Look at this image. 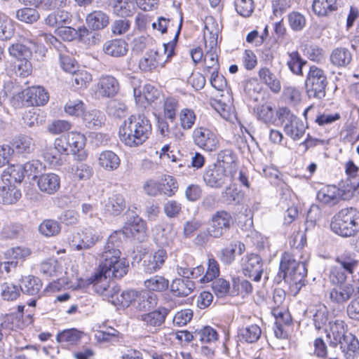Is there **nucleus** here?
Listing matches in <instances>:
<instances>
[{
    "instance_id": "60",
    "label": "nucleus",
    "mask_w": 359,
    "mask_h": 359,
    "mask_svg": "<svg viewBox=\"0 0 359 359\" xmlns=\"http://www.w3.org/2000/svg\"><path fill=\"white\" fill-rule=\"evenodd\" d=\"M212 289L218 297H224L229 294L230 283L224 278H217L212 280Z\"/></svg>"
},
{
    "instance_id": "4",
    "label": "nucleus",
    "mask_w": 359,
    "mask_h": 359,
    "mask_svg": "<svg viewBox=\"0 0 359 359\" xmlns=\"http://www.w3.org/2000/svg\"><path fill=\"white\" fill-rule=\"evenodd\" d=\"M327 84V77L325 71L317 66H311L304 82L309 98L318 100L323 99L326 95Z\"/></svg>"
},
{
    "instance_id": "19",
    "label": "nucleus",
    "mask_w": 359,
    "mask_h": 359,
    "mask_svg": "<svg viewBox=\"0 0 359 359\" xmlns=\"http://www.w3.org/2000/svg\"><path fill=\"white\" fill-rule=\"evenodd\" d=\"M119 83L112 76H102L97 84V92L103 97H110L118 93Z\"/></svg>"
},
{
    "instance_id": "22",
    "label": "nucleus",
    "mask_w": 359,
    "mask_h": 359,
    "mask_svg": "<svg viewBox=\"0 0 359 359\" xmlns=\"http://www.w3.org/2000/svg\"><path fill=\"white\" fill-rule=\"evenodd\" d=\"M0 187V203L11 205L16 203L21 197L20 190L12 182H4Z\"/></svg>"
},
{
    "instance_id": "38",
    "label": "nucleus",
    "mask_w": 359,
    "mask_h": 359,
    "mask_svg": "<svg viewBox=\"0 0 359 359\" xmlns=\"http://www.w3.org/2000/svg\"><path fill=\"white\" fill-rule=\"evenodd\" d=\"M71 14L64 10H57L48 15L45 18V24L49 27H55L69 24L71 22Z\"/></svg>"
},
{
    "instance_id": "64",
    "label": "nucleus",
    "mask_w": 359,
    "mask_h": 359,
    "mask_svg": "<svg viewBox=\"0 0 359 359\" xmlns=\"http://www.w3.org/2000/svg\"><path fill=\"white\" fill-rule=\"evenodd\" d=\"M288 22L291 29L296 32L301 31L306 25L304 15L299 12L290 13L288 15Z\"/></svg>"
},
{
    "instance_id": "61",
    "label": "nucleus",
    "mask_w": 359,
    "mask_h": 359,
    "mask_svg": "<svg viewBox=\"0 0 359 359\" xmlns=\"http://www.w3.org/2000/svg\"><path fill=\"white\" fill-rule=\"evenodd\" d=\"M25 176L38 179V175L44 168L42 163L38 160H32L22 165Z\"/></svg>"
},
{
    "instance_id": "43",
    "label": "nucleus",
    "mask_w": 359,
    "mask_h": 359,
    "mask_svg": "<svg viewBox=\"0 0 359 359\" xmlns=\"http://www.w3.org/2000/svg\"><path fill=\"white\" fill-rule=\"evenodd\" d=\"M13 146V149H15L19 154H29L34 151L35 144L31 137L23 135L15 139Z\"/></svg>"
},
{
    "instance_id": "29",
    "label": "nucleus",
    "mask_w": 359,
    "mask_h": 359,
    "mask_svg": "<svg viewBox=\"0 0 359 359\" xmlns=\"http://www.w3.org/2000/svg\"><path fill=\"white\" fill-rule=\"evenodd\" d=\"M262 332V329L258 325H248L238 330V337L241 342L252 344L259 339Z\"/></svg>"
},
{
    "instance_id": "33",
    "label": "nucleus",
    "mask_w": 359,
    "mask_h": 359,
    "mask_svg": "<svg viewBox=\"0 0 359 359\" xmlns=\"http://www.w3.org/2000/svg\"><path fill=\"white\" fill-rule=\"evenodd\" d=\"M285 134L296 141L299 140L304 134L306 126L304 122L297 116L293 118L290 123H285L284 126Z\"/></svg>"
},
{
    "instance_id": "53",
    "label": "nucleus",
    "mask_w": 359,
    "mask_h": 359,
    "mask_svg": "<svg viewBox=\"0 0 359 359\" xmlns=\"http://www.w3.org/2000/svg\"><path fill=\"white\" fill-rule=\"evenodd\" d=\"M16 17L22 22L32 24L39 19V14L34 8H23L17 11Z\"/></svg>"
},
{
    "instance_id": "50",
    "label": "nucleus",
    "mask_w": 359,
    "mask_h": 359,
    "mask_svg": "<svg viewBox=\"0 0 359 359\" xmlns=\"http://www.w3.org/2000/svg\"><path fill=\"white\" fill-rule=\"evenodd\" d=\"M109 23V16L101 11L91 13V29L100 30L106 27Z\"/></svg>"
},
{
    "instance_id": "24",
    "label": "nucleus",
    "mask_w": 359,
    "mask_h": 359,
    "mask_svg": "<svg viewBox=\"0 0 359 359\" xmlns=\"http://www.w3.org/2000/svg\"><path fill=\"white\" fill-rule=\"evenodd\" d=\"M245 250V246L243 243L235 241L220 250L219 258L224 264H230L235 260L236 253L242 255Z\"/></svg>"
},
{
    "instance_id": "39",
    "label": "nucleus",
    "mask_w": 359,
    "mask_h": 359,
    "mask_svg": "<svg viewBox=\"0 0 359 359\" xmlns=\"http://www.w3.org/2000/svg\"><path fill=\"white\" fill-rule=\"evenodd\" d=\"M105 53L114 57H120L126 54L128 44L122 39H114L106 42L103 48Z\"/></svg>"
},
{
    "instance_id": "26",
    "label": "nucleus",
    "mask_w": 359,
    "mask_h": 359,
    "mask_svg": "<svg viewBox=\"0 0 359 359\" xmlns=\"http://www.w3.org/2000/svg\"><path fill=\"white\" fill-rule=\"evenodd\" d=\"M98 165L106 171L111 172L118 169L121 159L117 154L110 150L101 152L97 158Z\"/></svg>"
},
{
    "instance_id": "9",
    "label": "nucleus",
    "mask_w": 359,
    "mask_h": 359,
    "mask_svg": "<svg viewBox=\"0 0 359 359\" xmlns=\"http://www.w3.org/2000/svg\"><path fill=\"white\" fill-rule=\"evenodd\" d=\"M203 178L206 185L212 188H221L228 181L231 180V177L226 174L224 168L215 163L209 165L205 168Z\"/></svg>"
},
{
    "instance_id": "6",
    "label": "nucleus",
    "mask_w": 359,
    "mask_h": 359,
    "mask_svg": "<svg viewBox=\"0 0 359 359\" xmlns=\"http://www.w3.org/2000/svg\"><path fill=\"white\" fill-rule=\"evenodd\" d=\"M307 274L306 264L297 261L294 255L285 252L280 263V276L285 280H291L297 284L300 283Z\"/></svg>"
},
{
    "instance_id": "41",
    "label": "nucleus",
    "mask_w": 359,
    "mask_h": 359,
    "mask_svg": "<svg viewBox=\"0 0 359 359\" xmlns=\"http://www.w3.org/2000/svg\"><path fill=\"white\" fill-rule=\"evenodd\" d=\"M25 177L24 168L21 164L13 165L8 167L4 170L2 174L3 182H12V181H13L20 183L23 180Z\"/></svg>"
},
{
    "instance_id": "51",
    "label": "nucleus",
    "mask_w": 359,
    "mask_h": 359,
    "mask_svg": "<svg viewBox=\"0 0 359 359\" xmlns=\"http://www.w3.org/2000/svg\"><path fill=\"white\" fill-rule=\"evenodd\" d=\"M158 128L161 134L164 137H174L175 139H181L183 136V133L177 128V126L172 129L169 128L168 123L163 118H158Z\"/></svg>"
},
{
    "instance_id": "30",
    "label": "nucleus",
    "mask_w": 359,
    "mask_h": 359,
    "mask_svg": "<svg viewBox=\"0 0 359 359\" xmlns=\"http://www.w3.org/2000/svg\"><path fill=\"white\" fill-rule=\"evenodd\" d=\"M341 190L335 186H328L320 189L317 194L318 200L330 206L336 205L341 196Z\"/></svg>"
},
{
    "instance_id": "37",
    "label": "nucleus",
    "mask_w": 359,
    "mask_h": 359,
    "mask_svg": "<svg viewBox=\"0 0 359 359\" xmlns=\"http://www.w3.org/2000/svg\"><path fill=\"white\" fill-rule=\"evenodd\" d=\"M83 333L76 329L65 330L59 332L56 337L57 341L62 346L76 345L82 338Z\"/></svg>"
},
{
    "instance_id": "56",
    "label": "nucleus",
    "mask_w": 359,
    "mask_h": 359,
    "mask_svg": "<svg viewBox=\"0 0 359 359\" xmlns=\"http://www.w3.org/2000/svg\"><path fill=\"white\" fill-rule=\"evenodd\" d=\"M161 194L168 196H173L178 189V184L175 179L170 175L165 176L161 179Z\"/></svg>"
},
{
    "instance_id": "42",
    "label": "nucleus",
    "mask_w": 359,
    "mask_h": 359,
    "mask_svg": "<svg viewBox=\"0 0 359 359\" xmlns=\"http://www.w3.org/2000/svg\"><path fill=\"white\" fill-rule=\"evenodd\" d=\"M136 9L134 0H117L113 6L114 13L121 17L132 15Z\"/></svg>"
},
{
    "instance_id": "35",
    "label": "nucleus",
    "mask_w": 359,
    "mask_h": 359,
    "mask_svg": "<svg viewBox=\"0 0 359 359\" xmlns=\"http://www.w3.org/2000/svg\"><path fill=\"white\" fill-rule=\"evenodd\" d=\"M32 255L30 248L25 246H16L7 249L4 253L6 259L15 261L16 264H22Z\"/></svg>"
},
{
    "instance_id": "15",
    "label": "nucleus",
    "mask_w": 359,
    "mask_h": 359,
    "mask_svg": "<svg viewBox=\"0 0 359 359\" xmlns=\"http://www.w3.org/2000/svg\"><path fill=\"white\" fill-rule=\"evenodd\" d=\"M27 103L32 106H43L49 100L48 91L41 86L29 87L23 91Z\"/></svg>"
},
{
    "instance_id": "44",
    "label": "nucleus",
    "mask_w": 359,
    "mask_h": 359,
    "mask_svg": "<svg viewBox=\"0 0 359 359\" xmlns=\"http://www.w3.org/2000/svg\"><path fill=\"white\" fill-rule=\"evenodd\" d=\"M144 285L149 291L163 292L168 289L169 280L162 276L156 275L145 280Z\"/></svg>"
},
{
    "instance_id": "25",
    "label": "nucleus",
    "mask_w": 359,
    "mask_h": 359,
    "mask_svg": "<svg viewBox=\"0 0 359 359\" xmlns=\"http://www.w3.org/2000/svg\"><path fill=\"white\" fill-rule=\"evenodd\" d=\"M158 304L157 295L149 292H137L134 306L139 311H147L155 307Z\"/></svg>"
},
{
    "instance_id": "31",
    "label": "nucleus",
    "mask_w": 359,
    "mask_h": 359,
    "mask_svg": "<svg viewBox=\"0 0 359 359\" xmlns=\"http://www.w3.org/2000/svg\"><path fill=\"white\" fill-rule=\"evenodd\" d=\"M42 287L41 280L34 276H26L22 278L20 281V290L23 293L36 296L38 295Z\"/></svg>"
},
{
    "instance_id": "1",
    "label": "nucleus",
    "mask_w": 359,
    "mask_h": 359,
    "mask_svg": "<svg viewBox=\"0 0 359 359\" xmlns=\"http://www.w3.org/2000/svg\"><path fill=\"white\" fill-rule=\"evenodd\" d=\"M118 234L111 235L104 251L100 255L99 267L111 278H121L128 271L129 263L125 258H120L121 251L118 247Z\"/></svg>"
},
{
    "instance_id": "57",
    "label": "nucleus",
    "mask_w": 359,
    "mask_h": 359,
    "mask_svg": "<svg viewBox=\"0 0 359 359\" xmlns=\"http://www.w3.org/2000/svg\"><path fill=\"white\" fill-rule=\"evenodd\" d=\"M219 275V266L218 262L213 258H209L208 269L203 277L201 278V283H208L213 280Z\"/></svg>"
},
{
    "instance_id": "59",
    "label": "nucleus",
    "mask_w": 359,
    "mask_h": 359,
    "mask_svg": "<svg viewBox=\"0 0 359 359\" xmlns=\"http://www.w3.org/2000/svg\"><path fill=\"white\" fill-rule=\"evenodd\" d=\"M336 262L339 265L335 266H341L348 273H353L358 265V261L351 255H341L337 257Z\"/></svg>"
},
{
    "instance_id": "23",
    "label": "nucleus",
    "mask_w": 359,
    "mask_h": 359,
    "mask_svg": "<svg viewBox=\"0 0 359 359\" xmlns=\"http://www.w3.org/2000/svg\"><path fill=\"white\" fill-rule=\"evenodd\" d=\"M351 60L352 54L345 47L335 48L330 55V62L336 67H345L351 63Z\"/></svg>"
},
{
    "instance_id": "14",
    "label": "nucleus",
    "mask_w": 359,
    "mask_h": 359,
    "mask_svg": "<svg viewBox=\"0 0 359 359\" xmlns=\"http://www.w3.org/2000/svg\"><path fill=\"white\" fill-rule=\"evenodd\" d=\"M330 346L336 347L345 340L346 327L343 320H336L329 322V328L325 330Z\"/></svg>"
},
{
    "instance_id": "54",
    "label": "nucleus",
    "mask_w": 359,
    "mask_h": 359,
    "mask_svg": "<svg viewBox=\"0 0 359 359\" xmlns=\"http://www.w3.org/2000/svg\"><path fill=\"white\" fill-rule=\"evenodd\" d=\"M179 108V102L174 97H167L163 102V115L172 122L176 117V112Z\"/></svg>"
},
{
    "instance_id": "49",
    "label": "nucleus",
    "mask_w": 359,
    "mask_h": 359,
    "mask_svg": "<svg viewBox=\"0 0 359 359\" xmlns=\"http://www.w3.org/2000/svg\"><path fill=\"white\" fill-rule=\"evenodd\" d=\"M195 337L202 343H212L217 339V332L210 326L195 330Z\"/></svg>"
},
{
    "instance_id": "12",
    "label": "nucleus",
    "mask_w": 359,
    "mask_h": 359,
    "mask_svg": "<svg viewBox=\"0 0 359 359\" xmlns=\"http://www.w3.org/2000/svg\"><path fill=\"white\" fill-rule=\"evenodd\" d=\"M358 293V287L355 285L353 280H351L346 284L336 285L333 287L330 292V299L335 304H344Z\"/></svg>"
},
{
    "instance_id": "20",
    "label": "nucleus",
    "mask_w": 359,
    "mask_h": 359,
    "mask_svg": "<svg viewBox=\"0 0 359 359\" xmlns=\"http://www.w3.org/2000/svg\"><path fill=\"white\" fill-rule=\"evenodd\" d=\"M168 313V309L160 307L157 310L141 315L139 319L147 327H157L163 325Z\"/></svg>"
},
{
    "instance_id": "40",
    "label": "nucleus",
    "mask_w": 359,
    "mask_h": 359,
    "mask_svg": "<svg viewBox=\"0 0 359 359\" xmlns=\"http://www.w3.org/2000/svg\"><path fill=\"white\" fill-rule=\"evenodd\" d=\"M338 8L337 0H313L312 8L318 16H326Z\"/></svg>"
},
{
    "instance_id": "48",
    "label": "nucleus",
    "mask_w": 359,
    "mask_h": 359,
    "mask_svg": "<svg viewBox=\"0 0 359 359\" xmlns=\"http://www.w3.org/2000/svg\"><path fill=\"white\" fill-rule=\"evenodd\" d=\"M196 120L194 110L188 108L182 109L179 114V121L182 129L187 130L193 128Z\"/></svg>"
},
{
    "instance_id": "62",
    "label": "nucleus",
    "mask_w": 359,
    "mask_h": 359,
    "mask_svg": "<svg viewBox=\"0 0 359 359\" xmlns=\"http://www.w3.org/2000/svg\"><path fill=\"white\" fill-rule=\"evenodd\" d=\"M60 269V266L58 264L57 262L54 259L43 262L40 266L41 272L47 277L57 276Z\"/></svg>"
},
{
    "instance_id": "63",
    "label": "nucleus",
    "mask_w": 359,
    "mask_h": 359,
    "mask_svg": "<svg viewBox=\"0 0 359 359\" xmlns=\"http://www.w3.org/2000/svg\"><path fill=\"white\" fill-rule=\"evenodd\" d=\"M156 53L154 50H151L147 52L145 56L140 60V68L144 72H150L158 67L157 62L154 57Z\"/></svg>"
},
{
    "instance_id": "18",
    "label": "nucleus",
    "mask_w": 359,
    "mask_h": 359,
    "mask_svg": "<svg viewBox=\"0 0 359 359\" xmlns=\"http://www.w3.org/2000/svg\"><path fill=\"white\" fill-rule=\"evenodd\" d=\"M36 182L40 191L49 195L55 194L60 187V177L53 172L39 175Z\"/></svg>"
},
{
    "instance_id": "8",
    "label": "nucleus",
    "mask_w": 359,
    "mask_h": 359,
    "mask_svg": "<svg viewBox=\"0 0 359 359\" xmlns=\"http://www.w3.org/2000/svg\"><path fill=\"white\" fill-rule=\"evenodd\" d=\"M233 223L231 214L226 210L215 212L209 222L208 233L210 236L218 238L222 237L231 227Z\"/></svg>"
},
{
    "instance_id": "55",
    "label": "nucleus",
    "mask_w": 359,
    "mask_h": 359,
    "mask_svg": "<svg viewBox=\"0 0 359 359\" xmlns=\"http://www.w3.org/2000/svg\"><path fill=\"white\" fill-rule=\"evenodd\" d=\"M347 271L341 266H332L330 271L329 278L330 282L335 285L346 284Z\"/></svg>"
},
{
    "instance_id": "36",
    "label": "nucleus",
    "mask_w": 359,
    "mask_h": 359,
    "mask_svg": "<svg viewBox=\"0 0 359 359\" xmlns=\"http://www.w3.org/2000/svg\"><path fill=\"white\" fill-rule=\"evenodd\" d=\"M340 346L346 359H353L359 355V341L352 334L345 337Z\"/></svg>"
},
{
    "instance_id": "3",
    "label": "nucleus",
    "mask_w": 359,
    "mask_h": 359,
    "mask_svg": "<svg viewBox=\"0 0 359 359\" xmlns=\"http://www.w3.org/2000/svg\"><path fill=\"white\" fill-rule=\"evenodd\" d=\"M332 231L341 237H352L359 233V210L353 208H344L332 219Z\"/></svg>"
},
{
    "instance_id": "45",
    "label": "nucleus",
    "mask_w": 359,
    "mask_h": 359,
    "mask_svg": "<svg viewBox=\"0 0 359 359\" xmlns=\"http://www.w3.org/2000/svg\"><path fill=\"white\" fill-rule=\"evenodd\" d=\"M0 295L4 301H15L20 295V287L12 283H4L0 287Z\"/></svg>"
},
{
    "instance_id": "46",
    "label": "nucleus",
    "mask_w": 359,
    "mask_h": 359,
    "mask_svg": "<svg viewBox=\"0 0 359 359\" xmlns=\"http://www.w3.org/2000/svg\"><path fill=\"white\" fill-rule=\"evenodd\" d=\"M14 22L7 15L0 13V40H8L14 34Z\"/></svg>"
},
{
    "instance_id": "21",
    "label": "nucleus",
    "mask_w": 359,
    "mask_h": 359,
    "mask_svg": "<svg viewBox=\"0 0 359 359\" xmlns=\"http://www.w3.org/2000/svg\"><path fill=\"white\" fill-rule=\"evenodd\" d=\"M195 288V283L190 278H176L170 285V292L177 297L189 295Z\"/></svg>"
},
{
    "instance_id": "2",
    "label": "nucleus",
    "mask_w": 359,
    "mask_h": 359,
    "mask_svg": "<svg viewBox=\"0 0 359 359\" xmlns=\"http://www.w3.org/2000/svg\"><path fill=\"white\" fill-rule=\"evenodd\" d=\"M151 133V124L143 116H130L124 121L118 131L120 140L129 147H137L144 142Z\"/></svg>"
},
{
    "instance_id": "47",
    "label": "nucleus",
    "mask_w": 359,
    "mask_h": 359,
    "mask_svg": "<svg viewBox=\"0 0 359 359\" xmlns=\"http://www.w3.org/2000/svg\"><path fill=\"white\" fill-rule=\"evenodd\" d=\"M306 62L304 60L297 51L288 53L287 65L290 71L296 75H302V67Z\"/></svg>"
},
{
    "instance_id": "7",
    "label": "nucleus",
    "mask_w": 359,
    "mask_h": 359,
    "mask_svg": "<svg viewBox=\"0 0 359 359\" xmlns=\"http://www.w3.org/2000/svg\"><path fill=\"white\" fill-rule=\"evenodd\" d=\"M194 144L204 151L212 152L219 147V140L216 133L207 127L198 126L192 133Z\"/></svg>"
},
{
    "instance_id": "13",
    "label": "nucleus",
    "mask_w": 359,
    "mask_h": 359,
    "mask_svg": "<svg viewBox=\"0 0 359 359\" xmlns=\"http://www.w3.org/2000/svg\"><path fill=\"white\" fill-rule=\"evenodd\" d=\"M167 257V252L163 249L145 256L142 262L143 271L149 274L156 272L162 268Z\"/></svg>"
},
{
    "instance_id": "5",
    "label": "nucleus",
    "mask_w": 359,
    "mask_h": 359,
    "mask_svg": "<svg viewBox=\"0 0 359 359\" xmlns=\"http://www.w3.org/2000/svg\"><path fill=\"white\" fill-rule=\"evenodd\" d=\"M8 50L9 55L17 60L30 59L33 53L36 60H41L46 53V48L43 44L29 36H25L20 43L11 44Z\"/></svg>"
},
{
    "instance_id": "10",
    "label": "nucleus",
    "mask_w": 359,
    "mask_h": 359,
    "mask_svg": "<svg viewBox=\"0 0 359 359\" xmlns=\"http://www.w3.org/2000/svg\"><path fill=\"white\" fill-rule=\"evenodd\" d=\"M241 266L243 274L253 280L258 282L261 279L263 272V262L257 254L246 255L241 259Z\"/></svg>"
},
{
    "instance_id": "11",
    "label": "nucleus",
    "mask_w": 359,
    "mask_h": 359,
    "mask_svg": "<svg viewBox=\"0 0 359 359\" xmlns=\"http://www.w3.org/2000/svg\"><path fill=\"white\" fill-rule=\"evenodd\" d=\"M110 280L111 278L99 266L91 276V285L94 292L105 300H107L115 285L114 283L111 285Z\"/></svg>"
},
{
    "instance_id": "16",
    "label": "nucleus",
    "mask_w": 359,
    "mask_h": 359,
    "mask_svg": "<svg viewBox=\"0 0 359 359\" xmlns=\"http://www.w3.org/2000/svg\"><path fill=\"white\" fill-rule=\"evenodd\" d=\"M114 290L110 294L107 301L118 308H127L132 303L134 304L137 291L133 290L123 291L117 285L114 286Z\"/></svg>"
},
{
    "instance_id": "27",
    "label": "nucleus",
    "mask_w": 359,
    "mask_h": 359,
    "mask_svg": "<svg viewBox=\"0 0 359 359\" xmlns=\"http://www.w3.org/2000/svg\"><path fill=\"white\" fill-rule=\"evenodd\" d=\"M154 238L161 245H169L172 243L175 232L171 225L161 224L156 225L154 229Z\"/></svg>"
},
{
    "instance_id": "32",
    "label": "nucleus",
    "mask_w": 359,
    "mask_h": 359,
    "mask_svg": "<svg viewBox=\"0 0 359 359\" xmlns=\"http://www.w3.org/2000/svg\"><path fill=\"white\" fill-rule=\"evenodd\" d=\"M124 197L120 194H111L104 202L105 211L111 215H118L126 208Z\"/></svg>"
},
{
    "instance_id": "52",
    "label": "nucleus",
    "mask_w": 359,
    "mask_h": 359,
    "mask_svg": "<svg viewBox=\"0 0 359 359\" xmlns=\"http://www.w3.org/2000/svg\"><path fill=\"white\" fill-rule=\"evenodd\" d=\"M39 230L45 236H53L60 231V226L57 221L46 219L39 225Z\"/></svg>"
},
{
    "instance_id": "17",
    "label": "nucleus",
    "mask_w": 359,
    "mask_h": 359,
    "mask_svg": "<svg viewBox=\"0 0 359 359\" xmlns=\"http://www.w3.org/2000/svg\"><path fill=\"white\" fill-rule=\"evenodd\" d=\"M125 233L130 234L139 242H142L147 238V226L144 220L138 216L128 220L124 226Z\"/></svg>"
},
{
    "instance_id": "28",
    "label": "nucleus",
    "mask_w": 359,
    "mask_h": 359,
    "mask_svg": "<svg viewBox=\"0 0 359 359\" xmlns=\"http://www.w3.org/2000/svg\"><path fill=\"white\" fill-rule=\"evenodd\" d=\"M67 140L69 144V150L76 154L78 152L79 159L83 161L87 158V154L82 151L85 144H86V137L85 136L77 132H71L68 133Z\"/></svg>"
},
{
    "instance_id": "58",
    "label": "nucleus",
    "mask_w": 359,
    "mask_h": 359,
    "mask_svg": "<svg viewBox=\"0 0 359 359\" xmlns=\"http://www.w3.org/2000/svg\"><path fill=\"white\" fill-rule=\"evenodd\" d=\"M328 320V312L325 306H320L313 314V325L317 330H320L326 325Z\"/></svg>"
},
{
    "instance_id": "34",
    "label": "nucleus",
    "mask_w": 359,
    "mask_h": 359,
    "mask_svg": "<svg viewBox=\"0 0 359 359\" xmlns=\"http://www.w3.org/2000/svg\"><path fill=\"white\" fill-rule=\"evenodd\" d=\"M258 75L259 80L266 85L272 92L277 93L280 91L281 84L280 81L269 68H260Z\"/></svg>"
}]
</instances>
